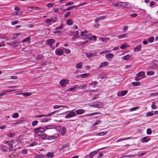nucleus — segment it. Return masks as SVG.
Wrapping results in <instances>:
<instances>
[{"label":"nucleus","instance_id":"obj_35","mask_svg":"<svg viewBox=\"0 0 158 158\" xmlns=\"http://www.w3.org/2000/svg\"><path fill=\"white\" fill-rule=\"evenodd\" d=\"M50 119H49L47 118H42L40 119V121L41 122H48L49 120Z\"/></svg>","mask_w":158,"mask_h":158},{"label":"nucleus","instance_id":"obj_43","mask_svg":"<svg viewBox=\"0 0 158 158\" xmlns=\"http://www.w3.org/2000/svg\"><path fill=\"white\" fill-rule=\"evenodd\" d=\"M139 108V106H136L134 107H133L132 108H131L130 110V111L131 112H132L136 110H137Z\"/></svg>","mask_w":158,"mask_h":158},{"label":"nucleus","instance_id":"obj_56","mask_svg":"<svg viewBox=\"0 0 158 158\" xmlns=\"http://www.w3.org/2000/svg\"><path fill=\"white\" fill-rule=\"evenodd\" d=\"M98 84V82L97 81H92L91 82L90 84L93 85H95Z\"/></svg>","mask_w":158,"mask_h":158},{"label":"nucleus","instance_id":"obj_28","mask_svg":"<svg viewBox=\"0 0 158 158\" xmlns=\"http://www.w3.org/2000/svg\"><path fill=\"white\" fill-rule=\"evenodd\" d=\"M31 39L30 37H26L25 39L23 40L22 41V42L23 43H25L26 42H28L30 41Z\"/></svg>","mask_w":158,"mask_h":158},{"label":"nucleus","instance_id":"obj_10","mask_svg":"<svg viewBox=\"0 0 158 158\" xmlns=\"http://www.w3.org/2000/svg\"><path fill=\"white\" fill-rule=\"evenodd\" d=\"M150 140V138L148 136L143 137L141 139V141L143 143L147 142Z\"/></svg>","mask_w":158,"mask_h":158},{"label":"nucleus","instance_id":"obj_15","mask_svg":"<svg viewBox=\"0 0 158 158\" xmlns=\"http://www.w3.org/2000/svg\"><path fill=\"white\" fill-rule=\"evenodd\" d=\"M58 111H53V112H52L51 113H49L47 114H43V117H48L52 116L56 112H58Z\"/></svg>","mask_w":158,"mask_h":158},{"label":"nucleus","instance_id":"obj_42","mask_svg":"<svg viewBox=\"0 0 158 158\" xmlns=\"http://www.w3.org/2000/svg\"><path fill=\"white\" fill-rule=\"evenodd\" d=\"M19 114L17 113H15L13 114L12 117L14 118H17L19 117Z\"/></svg>","mask_w":158,"mask_h":158},{"label":"nucleus","instance_id":"obj_12","mask_svg":"<svg viewBox=\"0 0 158 158\" xmlns=\"http://www.w3.org/2000/svg\"><path fill=\"white\" fill-rule=\"evenodd\" d=\"M76 88V85H75L73 87L69 88L67 89L66 91L67 92L74 91L75 90Z\"/></svg>","mask_w":158,"mask_h":158},{"label":"nucleus","instance_id":"obj_24","mask_svg":"<svg viewBox=\"0 0 158 158\" xmlns=\"http://www.w3.org/2000/svg\"><path fill=\"white\" fill-rule=\"evenodd\" d=\"M145 74V72L143 71H141L139 72L136 74V76L137 77H140L143 76Z\"/></svg>","mask_w":158,"mask_h":158},{"label":"nucleus","instance_id":"obj_3","mask_svg":"<svg viewBox=\"0 0 158 158\" xmlns=\"http://www.w3.org/2000/svg\"><path fill=\"white\" fill-rule=\"evenodd\" d=\"M67 114L65 116V118H69L76 116V114L75 112H73V110L68 111L65 112L64 113H62L61 114Z\"/></svg>","mask_w":158,"mask_h":158},{"label":"nucleus","instance_id":"obj_57","mask_svg":"<svg viewBox=\"0 0 158 158\" xmlns=\"http://www.w3.org/2000/svg\"><path fill=\"white\" fill-rule=\"evenodd\" d=\"M101 123V121L99 120H98L96 121L94 124L93 125H98Z\"/></svg>","mask_w":158,"mask_h":158},{"label":"nucleus","instance_id":"obj_4","mask_svg":"<svg viewBox=\"0 0 158 158\" xmlns=\"http://www.w3.org/2000/svg\"><path fill=\"white\" fill-rule=\"evenodd\" d=\"M91 106L93 107L97 108H102L104 106L103 103L98 101L93 103Z\"/></svg>","mask_w":158,"mask_h":158},{"label":"nucleus","instance_id":"obj_14","mask_svg":"<svg viewBox=\"0 0 158 158\" xmlns=\"http://www.w3.org/2000/svg\"><path fill=\"white\" fill-rule=\"evenodd\" d=\"M86 56L88 58H91L96 56L95 53H86Z\"/></svg>","mask_w":158,"mask_h":158},{"label":"nucleus","instance_id":"obj_51","mask_svg":"<svg viewBox=\"0 0 158 158\" xmlns=\"http://www.w3.org/2000/svg\"><path fill=\"white\" fill-rule=\"evenodd\" d=\"M37 144V143L36 142H34L29 144L30 147H33L36 146Z\"/></svg>","mask_w":158,"mask_h":158},{"label":"nucleus","instance_id":"obj_47","mask_svg":"<svg viewBox=\"0 0 158 158\" xmlns=\"http://www.w3.org/2000/svg\"><path fill=\"white\" fill-rule=\"evenodd\" d=\"M38 123V121L37 120H35L32 121L31 123L32 125L35 126L37 125Z\"/></svg>","mask_w":158,"mask_h":158},{"label":"nucleus","instance_id":"obj_58","mask_svg":"<svg viewBox=\"0 0 158 158\" xmlns=\"http://www.w3.org/2000/svg\"><path fill=\"white\" fill-rule=\"evenodd\" d=\"M74 4V3L73 2H70L68 3H67L65 4V6H70Z\"/></svg>","mask_w":158,"mask_h":158},{"label":"nucleus","instance_id":"obj_55","mask_svg":"<svg viewBox=\"0 0 158 158\" xmlns=\"http://www.w3.org/2000/svg\"><path fill=\"white\" fill-rule=\"evenodd\" d=\"M46 23H48L51 22H53V20L50 19H47L45 20Z\"/></svg>","mask_w":158,"mask_h":158},{"label":"nucleus","instance_id":"obj_27","mask_svg":"<svg viewBox=\"0 0 158 158\" xmlns=\"http://www.w3.org/2000/svg\"><path fill=\"white\" fill-rule=\"evenodd\" d=\"M131 56L129 54H127V55L122 57V59L123 60H128L130 57Z\"/></svg>","mask_w":158,"mask_h":158},{"label":"nucleus","instance_id":"obj_21","mask_svg":"<svg viewBox=\"0 0 158 158\" xmlns=\"http://www.w3.org/2000/svg\"><path fill=\"white\" fill-rule=\"evenodd\" d=\"M39 139H44L47 137V135L44 132L40 136Z\"/></svg>","mask_w":158,"mask_h":158},{"label":"nucleus","instance_id":"obj_33","mask_svg":"<svg viewBox=\"0 0 158 158\" xmlns=\"http://www.w3.org/2000/svg\"><path fill=\"white\" fill-rule=\"evenodd\" d=\"M89 73H84L79 75V76H80L82 78H85L86 77H88V76L89 75Z\"/></svg>","mask_w":158,"mask_h":158},{"label":"nucleus","instance_id":"obj_50","mask_svg":"<svg viewBox=\"0 0 158 158\" xmlns=\"http://www.w3.org/2000/svg\"><path fill=\"white\" fill-rule=\"evenodd\" d=\"M127 90H124L121 92V94L122 96H124L127 93Z\"/></svg>","mask_w":158,"mask_h":158},{"label":"nucleus","instance_id":"obj_26","mask_svg":"<svg viewBox=\"0 0 158 158\" xmlns=\"http://www.w3.org/2000/svg\"><path fill=\"white\" fill-rule=\"evenodd\" d=\"M46 156L48 158H52L54 156L53 153L52 152H48L46 155Z\"/></svg>","mask_w":158,"mask_h":158},{"label":"nucleus","instance_id":"obj_38","mask_svg":"<svg viewBox=\"0 0 158 158\" xmlns=\"http://www.w3.org/2000/svg\"><path fill=\"white\" fill-rule=\"evenodd\" d=\"M132 85L134 86H138L140 84V83L138 81L133 82H132Z\"/></svg>","mask_w":158,"mask_h":158},{"label":"nucleus","instance_id":"obj_1","mask_svg":"<svg viewBox=\"0 0 158 158\" xmlns=\"http://www.w3.org/2000/svg\"><path fill=\"white\" fill-rule=\"evenodd\" d=\"M3 143L7 145L5 146V147L9 148V150L10 152H12L14 151V149L13 148L14 142L10 141H4L3 142Z\"/></svg>","mask_w":158,"mask_h":158},{"label":"nucleus","instance_id":"obj_52","mask_svg":"<svg viewBox=\"0 0 158 158\" xmlns=\"http://www.w3.org/2000/svg\"><path fill=\"white\" fill-rule=\"evenodd\" d=\"M152 133V131L150 128H148L147 130V133L148 135H150Z\"/></svg>","mask_w":158,"mask_h":158},{"label":"nucleus","instance_id":"obj_63","mask_svg":"<svg viewBox=\"0 0 158 158\" xmlns=\"http://www.w3.org/2000/svg\"><path fill=\"white\" fill-rule=\"evenodd\" d=\"M127 47V46L126 44H123L122 45L120 48L122 49H123L126 48Z\"/></svg>","mask_w":158,"mask_h":158},{"label":"nucleus","instance_id":"obj_45","mask_svg":"<svg viewBox=\"0 0 158 158\" xmlns=\"http://www.w3.org/2000/svg\"><path fill=\"white\" fill-rule=\"evenodd\" d=\"M151 107L153 109H155L156 108V106L155 105V102H153L151 105Z\"/></svg>","mask_w":158,"mask_h":158},{"label":"nucleus","instance_id":"obj_44","mask_svg":"<svg viewBox=\"0 0 158 158\" xmlns=\"http://www.w3.org/2000/svg\"><path fill=\"white\" fill-rule=\"evenodd\" d=\"M153 115V114L151 112V111L148 112L146 114V116L147 117L149 116H152Z\"/></svg>","mask_w":158,"mask_h":158},{"label":"nucleus","instance_id":"obj_37","mask_svg":"<svg viewBox=\"0 0 158 158\" xmlns=\"http://www.w3.org/2000/svg\"><path fill=\"white\" fill-rule=\"evenodd\" d=\"M66 127L64 126H63L62 127V130H61V134L62 135H64V133L65 132V131L66 130Z\"/></svg>","mask_w":158,"mask_h":158},{"label":"nucleus","instance_id":"obj_40","mask_svg":"<svg viewBox=\"0 0 158 158\" xmlns=\"http://www.w3.org/2000/svg\"><path fill=\"white\" fill-rule=\"evenodd\" d=\"M73 23V21L71 19H68L67 21V23L68 25H71Z\"/></svg>","mask_w":158,"mask_h":158},{"label":"nucleus","instance_id":"obj_62","mask_svg":"<svg viewBox=\"0 0 158 158\" xmlns=\"http://www.w3.org/2000/svg\"><path fill=\"white\" fill-rule=\"evenodd\" d=\"M100 26V24L98 23H96L94 24L93 26V27L95 28H98Z\"/></svg>","mask_w":158,"mask_h":158},{"label":"nucleus","instance_id":"obj_64","mask_svg":"<svg viewBox=\"0 0 158 158\" xmlns=\"http://www.w3.org/2000/svg\"><path fill=\"white\" fill-rule=\"evenodd\" d=\"M7 136H9V137H10L11 138H12L14 135V134H13L12 133H9L7 134Z\"/></svg>","mask_w":158,"mask_h":158},{"label":"nucleus","instance_id":"obj_6","mask_svg":"<svg viewBox=\"0 0 158 158\" xmlns=\"http://www.w3.org/2000/svg\"><path fill=\"white\" fill-rule=\"evenodd\" d=\"M127 5V3L126 2H119L117 3L113 4V6L115 7H118L119 6L126 7Z\"/></svg>","mask_w":158,"mask_h":158},{"label":"nucleus","instance_id":"obj_54","mask_svg":"<svg viewBox=\"0 0 158 158\" xmlns=\"http://www.w3.org/2000/svg\"><path fill=\"white\" fill-rule=\"evenodd\" d=\"M63 49L65 51V52L66 54H69L71 52V51L69 49H67L64 48H63Z\"/></svg>","mask_w":158,"mask_h":158},{"label":"nucleus","instance_id":"obj_53","mask_svg":"<svg viewBox=\"0 0 158 158\" xmlns=\"http://www.w3.org/2000/svg\"><path fill=\"white\" fill-rule=\"evenodd\" d=\"M89 40H95L96 39L97 37L95 35H93L92 37H89Z\"/></svg>","mask_w":158,"mask_h":158},{"label":"nucleus","instance_id":"obj_34","mask_svg":"<svg viewBox=\"0 0 158 158\" xmlns=\"http://www.w3.org/2000/svg\"><path fill=\"white\" fill-rule=\"evenodd\" d=\"M77 7V6H69V7L67 8L66 10H67V11L69 10H71L72 9H74L76 7Z\"/></svg>","mask_w":158,"mask_h":158},{"label":"nucleus","instance_id":"obj_20","mask_svg":"<svg viewBox=\"0 0 158 158\" xmlns=\"http://www.w3.org/2000/svg\"><path fill=\"white\" fill-rule=\"evenodd\" d=\"M20 94H23L24 97H26L31 95L32 94V93L31 92H26L21 93Z\"/></svg>","mask_w":158,"mask_h":158},{"label":"nucleus","instance_id":"obj_30","mask_svg":"<svg viewBox=\"0 0 158 158\" xmlns=\"http://www.w3.org/2000/svg\"><path fill=\"white\" fill-rule=\"evenodd\" d=\"M43 56L42 54H40L37 55L36 57V59L37 60H40L42 59Z\"/></svg>","mask_w":158,"mask_h":158},{"label":"nucleus","instance_id":"obj_8","mask_svg":"<svg viewBox=\"0 0 158 158\" xmlns=\"http://www.w3.org/2000/svg\"><path fill=\"white\" fill-rule=\"evenodd\" d=\"M55 41L53 39H47L46 41V44L50 46L51 45L53 44Z\"/></svg>","mask_w":158,"mask_h":158},{"label":"nucleus","instance_id":"obj_13","mask_svg":"<svg viewBox=\"0 0 158 158\" xmlns=\"http://www.w3.org/2000/svg\"><path fill=\"white\" fill-rule=\"evenodd\" d=\"M114 55L112 53H109L106 55V58L108 60H110V59H112L114 57Z\"/></svg>","mask_w":158,"mask_h":158},{"label":"nucleus","instance_id":"obj_23","mask_svg":"<svg viewBox=\"0 0 158 158\" xmlns=\"http://www.w3.org/2000/svg\"><path fill=\"white\" fill-rule=\"evenodd\" d=\"M127 34H125L123 35H119L118 36V38L120 39L124 38H127Z\"/></svg>","mask_w":158,"mask_h":158},{"label":"nucleus","instance_id":"obj_19","mask_svg":"<svg viewBox=\"0 0 158 158\" xmlns=\"http://www.w3.org/2000/svg\"><path fill=\"white\" fill-rule=\"evenodd\" d=\"M98 152V151H95L90 152L89 155L90 158H93V156L96 154Z\"/></svg>","mask_w":158,"mask_h":158},{"label":"nucleus","instance_id":"obj_7","mask_svg":"<svg viewBox=\"0 0 158 158\" xmlns=\"http://www.w3.org/2000/svg\"><path fill=\"white\" fill-rule=\"evenodd\" d=\"M63 51L59 48H57L55 50V54L56 55L60 56L63 54Z\"/></svg>","mask_w":158,"mask_h":158},{"label":"nucleus","instance_id":"obj_48","mask_svg":"<svg viewBox=\"0 0 158 158\" xmlns=\"http://www.w3.org/2000/svg\"><path fill=\"white\" fill-rule=\"evenodd\" d=\"M52 126L51 125H49V126H46L45 128H44V131L47 130V129H52L53 128L51 127Z\"/></svg>","mask_w":158,"mask_h":158},{"label":"nucleus","instance_id":"obj_5","mask_svg":"<svg viewBox=\"0 0 158 158\" xmlns=\"http://www.w3.org/2000/svg\"><path fill=\"white\" fill-rule=\"evenodd\" d=\"M69 83V80L66 79H62L59 82V83L62 87H65Z\"/></svg>","mask_w":158,"mask_h":158},{"label":"nucleus","instance_id":"obj_39","mask_svg":"<svg viewBox=\"0 0 158 158\" xmlns=\"http://www.w3.org/2000/svg\"><path fill=\"white\" fill-rule=\"evenodd\" d=\"M78 34L79 31H77L73 33V35L75 37H76L75 38H77L78 37H77V36L78 35Z\"/></svg>","mask_w":158,"mask_h":158},{"label":"nucleus","instance_id":"obj_9","mask_svg":"<svg viewBox=\"0 0 158 158\" xmlns=\"http://www.w3.org/2000/svg\"><path fill=\"white\" fill-rule=\"evenodd\" d=\"M59 136L58 134H56L53 135L49 136L48 137L47 139L49 140H51L52 139H55L56 138L58 137Z\"/></svg>","mask_w":158,"mask_h":158},{"label":"nucleus","instance_id":"obj_49","mask_svg":"<svg viewBox=\"0 0 158 158\" xmlns=\"http://www.w3.org/2000/svg\"><path fill=\"white\" fill-rule=\"evenodd\" d=\"M139 11L143 15H144L146 14L145 10H144L140 9H139Z\"/></svg>","mask_w":158,"mask_h":158},{"label":"nucleus","instance_id":"obj_16","mask_svg":"<svg viewBox=\"0 0 158 158\" xmlns=\"http://www.w3.org/2000/svg\"><path fill=\"white\" fill-rule=\"evenodd\" d=\"M70 146V144L69 143H67L65 144L64 145H63L62 146L60 147L59 150L60 151H62L63 150H64L66 148L69 147Z\"/></svg>","mask_w":158,"mask_h":158},{"label":"nucleus","instance_id":"obj_2","mask_svg":"<svg viewBox=\"0 0 158 158\" xmlns=\"http://www.w3.org/2000/svg\"><path fill=\"white\" fill-rule=\"evenodd\" d=\"M44 127H40L34 129V133L37 135L40 136L44 132Z\"/></svg>","mask_w":158,"mask_h":158},{"label":"nucleus","instance_id":"obj_17","mask_svg":"<svg viewBox=\"0 0 158 158\" xmlns=\"http://www.w3.org/2000/svg\"><path fill=\"white\" fill-rule=\"evenodd\" d=\"M102 114L100 112H94L93 113H90V114H86L85 115V116H92L93 115L98 114Z\"/></svg>","mask_w":158,"mask_h":158},{"label":"nucleus","instance_id":"obj_18","mask_svg":"<svg viewBox=\"0 0 158 158\" xmlns=\"http://www.w3.org/2000/svg\"><path fill=\"white\" fill-rule=\"evenodd\" d=\"M75 112L77 114H81L84 113L85 111L83 109H81L77 110Z\"/></svg>","mask_w":158,"mask_h":158},{"label":"nucleus","instance_id":"obj_25","mask_svg":"<svg viewBox=\"0 0 158 158\" xmlns=\"http://www.w3.org/2000/svg\"><path fill=\"white\" fill-rule=\"evenodd\" d=\"M141 48V46L140 45H139L136 46L134 49V51L135 52L138 51Z\"/></svg>","mask_w":158,"mask_h":158},{"label":"nucleus","instance_id":"obj_41","mask_svg":"<svg viewBox=\"0 0 158 158\" xmlns=\"http://www.w3.org/2000/svg\"><path fill=\"white\" fill-rule=\"evenodd\" d=\"M154 74V72L153 71H149L147 72V74L148 76L153 75Z\"/></svg>","mask_w":158,"mask_h":158},{"label":"nucleus","instance_id":"obj_36","mask_svg":"<svg viewBox=\"0 0 158 158\" xmlns=\"http://www.w3.org/2000/svg\"><path fill=\"white\" fill-rule=\"evenodd\" d=\"M130 138V137L125 138H124V139H123L122 138H120V139H118L116 141V142H119L120 141H123V140H127V139H129Z\"/></svg>","mask_w":158,"mask_h":158},{"label":"nucleus","instance_id":"obj_22","mask_svg":"<svg viewBox=\"0 0 158 158\" xmlns=\"http://www.w3.org/2000/svg\"><path fill=\"white\" fill-rule=\"evenodd\" d=\"M67 106L64 105H55L53 106V108L54 109H57L61 107L65 108Z\"/></svg>","mask_w":158,"mask_h":158},{"label":"nucleus","instance_id":"obj_60","mask_svg":"<svg viewBox=\"0 0 158 158\" xmlns=\"http://www.w3.org/2000/svg\"><path fill=\"white\" fill-rule=\"evenodd\" d=\"M55 129L58 131H60L61 129V128L60 126H57L55 128Z\"/></svg>","mask_w":158,"mask_h":158},{"label":"nucleus","instance_id":"obj_29","mask_svg":"<svg viewBox=\"0 0 158 158\" xmlns=\"http://www.w3.org/2000/svg\"><path fill=\"white\" fill-rule=\"evenodd\" d=\"M82 66V62H80L77 64L76 66V67L77 69H81Z\"/></svg>","mask_w":158,"mask_h":158},{"label":"nucleus","instance_id":"obj_46","mask_svg":"<svg viewBox=\"0 0 158 158\" xmlns=\"http://www.w3.org/2000/svg\"><path fill=\"white\" fill-rule=\"evenodd\" d=\"M20 33H15L13 35V39H16L17 38V36H18L19 35H20Z\"/></svg>","mask_w":158,"mask_h":158},{"label":"nucleus","instance_id":"obj_59","mask_svg":"<svg viewBox=\"0 0 158 158\" xmlns=\"http://www.w3.org/2000/svg\"><path fill=\"white\" fill-rule=\"evenodd\" d=\"M70 14L71 13L70 11L68 12L66 14L64 15V17H67L70 15Z\"/></svg>","mask_w":158,"mask_h":158},{"label":"nucleus","instance_id":"obj_61","mask_svg":"<svg viewBox=\"0 0 158 158\" xmlns=\"http://www.w3.org/2000/svg\"><path fill=\"white\" fill-rule=\"evenodd\" d=\"M6 94V91L1 92L0 94V98Z\"/></svg>","mask_w":158,"mask_h":158},{"label":"nucleus","instance_id":"obj_32","mask_svg":"<svg viewBox=\"0 0 158 158\" xmlns=\"http://www.w3.org/2000/svg\"><path fill=\"white\" fill-rule=\"evenodd\" d=\"M154 37L152 36L147 38V40L148 42H149L150 43H152L153 41L154 40Z\"/></svg>","mask_w":158,"mask_h":158},{"label":"nucleus","instance_id":"obj_11","mask_svg":"<svg viewBox=\"0 0 158 158\" xmlns=\"http://www.w3.org/2000/svg\"><path fill=\"white\" fill-rule=\"evenodd\" d=\"M109 65V63L107 62H104L102 63L98 67V68L100 69L102 67L107 66Z\"/></svg>","mask_w":158,"mask_h":158},{"label":"nucleus","instance_id":"obj_31","mask_svg":"<svg viewBox=\"0 0 158 158\" xmlns=\"http://www.w3.org/2000/svg\"><path fill=\"white\" fill-rule=\"evenodd\" d=\"M106 77V74L104 73H101L98 76V78L102 79H103Z\"/></svg>","mask_w":158,"mask_h":158}]
</instances>
